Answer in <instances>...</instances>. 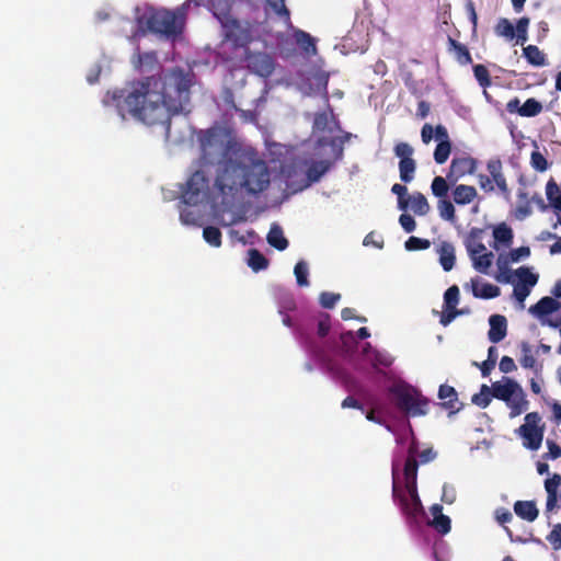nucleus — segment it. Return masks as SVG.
Listing matches in <instances>:
<instances>
[{
  "label": "nucleus",
  "mask_w": 561,
  "mask_h": 561,
  "mask_svg": "<svg viewBox=\"0 0 561 561\" xmlns=\"http://www.w3.org/2000/svg\"><path fill=\"white\" fill-rule=\"evenodd\" d=\"M192 85V75L175 67L164 76L131 81L112 98L123 118L128 115L146 125H165L169 134L171 116L190 113Z\"/></svg>",
  "instance_id": "f257e3e1"
},
{
  "label": "nucleus",
  "mask_w": 561,
  "mask_h": 561,
  "mask_svg": "<svg viewBox=\"0 0 561 561\" xmlns=\"http://www.w3.org/2000/svg\"><path fill=\"white\" fill-rule=\"evenodd\" d=\"M188 7L190 3L184 2L174 10L149 9L138 18V23L150 33L175 38L183 32Z\"/></svg>",
  "instance_id": "f03ea898"
},
{
  "label": "nucleus",
  "mask_w": 561,
  "mask_h": 561,
  "mask_svg": "<svg viewBox=\"0 0 561 561\" xmlns=\"http://www.w3.org/2000/svg\"><path fill=\"white\" fill-rule=\"evenodd\" d=\"M390 393L396 399V405L411 416H422L428 411L430 400L410 386H392Z\"/></svg>",
  "instance_id": "7ed1b4c3"
},
{
  "label": "nucleus",
  "mask_w": 561,
  "mask_h": 561,
  "mask_svg": "<svg viewBox=\"0 0 561 561\" xmlns=\"http://www.w3.org/2000/svg\"><path fill=\"white\" fill-rule=\"evenodd\" d=\"M239 185L250 194H259L270 185V171L263 160H254L250 164H240Z\"/></svg>",
  "instance_id": "20e7f679"
},
{
  "label": "nucleus",
  "mask_w": 561,
  "mask_h": 561,
  "mask_svg": "<svg viewBox=\"0 0 561 561\" xmlns=\"http://www.w3.org/2000/svg\"><path fill=\"white\" fill-rule=\"evenodd\" d=\"M199 141L202 157L209 163H213L217 157L225 158L228 154V141H226L225 134L219 128H209L202 131Z\"/></svg>",
  "instance_id": "39448f33"
},
{
  "label": "nucleus",
  "mask_w": 561,
  "mask_h": 561,
  "mask_svg": "<svg viewBox=\"0 0 561 561\" xmlns=\"http://www.w3.org/2000/svg\"><path fill=\"white\" fill-rule=\"evenodd\" d=\"M208 198H210L209 181L203 171H195L188 178L182 191V202L195 206Z\"/></svg>",
  "instance_id": "423d86ee"
},
{
  "label": "nucleus",
  "mask_w": 561,
  "mask_h": 561,
  "mask_svg": "<svg viewBox=\"0 0 561 561\" xmlns=\"http://www.w3.org/2000/svg\"><path fill=\"white\" fill-rule=\"evenodd\" d=\"M517 433L523 438L524 447L530 450H538L541 446L545 433V424H541L539 413H527L525 423L518 427Z\"/></svg>",
  "instance_id": "0eeeda50"
},
{
  "label": "nucleus",
  "mask_w": 561,
  "mask_h": 561,
  "mask_svg": "<svg viewBox=\"0 0 561 561\" xmlns=\"http://www.w3.org/2000/svg\"><path fill=\"white\" fill-rule=\"evenodd\" d=\"M392 496L394 500H398L399 505L403 514L407 516L415 517L422 511V503L417 494V489L415 492L403 490L398 482V473L397 468L393 465L392 468Z\"/></svg>",
  "instance_id": "6e6552de"
},
{
  "label": "nucleus",
  "mask_w": 561,
  "mask_h": 561,
  "mask_svg": "<svg viewBox=\"0 0 561 561\" xmlns=\"http://www.w3.org/2000/svg\"><path fill=\"white\" fill-rule=\"evenodd\" d=\"M224 28L225 38L234 49H241V53L249 49V44L254 39L252 26L249 23L231 20L224 25Z\"/></svg>",
  "instance_id": "1a4fd4ad"
},
{
  "label": "nucleus",
  "mask_w": 561,
  "mask_h": 561,
  "mask_svg": "<svg viewBox=\"0 0 561 561\" xmlns=\"http://www.w3.org/2000/svg\"><path fill=\"white\" fill-rule=\"evenodd\" d=\"M239 62H244L245 67L253 73L267 78L275 68L274 59L265 53H253L250 49L241 53Z\"/></svg>",
  "instance_id": "9d476101"
},
{
  "label": "nucleus",
  "mask_w": 561,
  "mask_h": 561,
  "mask_svg": "<svg viewBox=\"0 0 561 561\" xmlns=\"http://www.w3.org/2000/svg\"><path fill=\"white\" fill-rule=\"evenodd\" d=\"M399 161L400 179L403 183H410L414 179L416 161L412 158L414 149L408 142H398L393 148Z\"/></svg>",
  "instance_id": "9b49d317"
},
{
  "label": "nucleus",
  "mask_w": 561,
  "mask_h": 561,
  "mask_svg": "<svg viewBox=\"0 0 561 561\" xmlns=\"http://www.w3.org/2000/svg\"><path fill=\"white\" fill-rule=\"evenodd\" d=\"M236 176H240V164L227 163L217 174L215 180V188L218 195L228 196L233 193L239 182Z\"/></svg>",
  "instance_id": "f8f14e48"
},
{
  "label": "nucleus",
  "mask_w": 561,
  "mask_h": 561,
  "mask_svg": "<svg viewBox=\"0 0 561 561\" xmlns=\"http://www.w3.org/2000/svg\"><path fill=\"white\" fill-rule=\"evenodd\" d=\"M477 167L476 158L469 154L455 156L450 162L447 179L450 183H456L466 175L474 174Z\"/></svg>",
  "instance_id": "ddd939ff"
},
{
  "label": "nucleus",
  "mask_w": 561,
  "mask_h": 561,
  "mask_svg": "<svg viewBox=\"0 0 561 561\" xmlns=\"http://www.w3.org/2000/svg\"><path fill=\"white\" fill-rule=\"evenodd\" d=\"M459 288L457 285L450 286L444 294V308L445 310L440 314L439 323L444 327L450 324L460 312L457 311V305L459 302Z\"/></svg>",
  "instance_id": "4468645a"
},
{
  "label": "nucleus",
  "mask_w": 561,
  "mask_h": 561,
  "mask_svg": "<svg viewBox=\"0 0 561 561\" xmlns=\"http://www.w3.org/2000/svg\"><path fill=\"white\" fill-rule=\"evenodd\" d=\"M520 386L518 382L511 378H503L502 382H493L491 386V391L493 398L504 401L505 403H510L511 399L520 391Z\"/></svg>",
  "instance_id": "2eb2a0df"
},
{
  "label": "nucleus",
  "mask_w": 561,
  "mask_h": 561,
  "mask_svg": "<svg viewBox=\"0 0 561 561\" xmlns=\"http://www.w3.org/2000/svg\"><path fill=\"white\" fill-rule=\"evenodd\" d=\"M417 469L419 463L414 456V448L411 446L409 448V456L405 460L403 468V477H404V490L415 492L417 489L416 480H417Z\"/></svg>",
  "instance_id": "dca6fc26"
},
{
  "label": "nucleus",
  "mask_w": 561,
  "mask_h": 561,
  "mask_svg": "<svg viewBox=\"0 0 561 561\" xmlns=\"http://www.w3.org/2000/svg\"><path fill=\"white\" fill-rule=\"evenodd\" d=\"M295 334L302 345V347L314 358L321 359L323 357L322 347L314 341L313 336L307 331L304 325L295 328Z\"/></svg>",
  "instance_id": "f3484780"
},
{
  "label": "nucleus",
  "mask_w": 561,
  "mask_h": 561,
  "mask_svg": "<svg viewBox=\"0 0 561 561\" xmlns=\"http://www.w3.org/2000/svg\"><path fill=\"white\" fill-rule=\"evenodd\" d=\"M131 62L134 68L139 72L152 71L160 68L156 51L141 53L137 49L131 58Z\"/></svg>",
  "instance_id": "a211bd4d"
},
{
  "label": "nucleus",
  "mask_w": 561,
  "mask_h": 561,
  "mask_svg": "<svg viewBox=\"0 0 561 561\" xmlns=\"http://www.w3.org/2000/svg\"><path fill=\"white\" fill-rule=\"evenodd\" d=\"M332 167V162L329 160H320L313 161L307 168L306 176L307 181L299 188L294 190V192L301 191L308 187L310 184L318 182Z\"/></svg>",
  "instance_id": "6ab92c4d"
},
{
  "label": "nucleus",
  "mask_w": 561,
  "mask_h": 561,
  "mask_svg": "<svg viewBox=\"0 0 561 561\" xmlns=\"http://www.w3.org/2000/svg\"><path fill=\"white\" fill-rule=\"evenodd\" d=\"M486 169L490 173V178L492 180V183L494 182L499 191L504 194L508 195L510 190L506 183V179L502 172V162L500 159H491L486 163Z\"/></svg>",
  "instance_id": "aec40b11"
},
{
  "label": "nucleus",
  "mask_w": 561,
  "mask_h": 561,
  "mask_svg": "<svg viewBox=\"0 0 561 561\" xmlns=\"http://www.w3.org/2000/svg\"><path fill=\"white\" fill-rule=\"evenodd\" d=\"M490 330H489V340L492 343L501 342L507 333V321L506 318L502 314H493L489 319Z\"/></svg>",
  "instance_id": "412c9836"
},
{
  "label": "nucleus",
  "mask_w": 561,
  "mask_h": 561,
  "mask_svg": "<svg viewBox=\"0 0 561 561\" xmlns=\"http://www.w3.org/2000/svg\"><path fill=\"white\" fill-rule=\"evenodd\" d=\"M471 291L473 297L480 299H493L501 295V289L490 283H481L478 278L471 279Z\"/></svg>",
  "instance_id": "4be33fe9"
},
{
  "label": "nucleus",
  "mask_w": 561,
  "mask_h": 561,
  "mask_svg": "<svg viewBox=\"0 0 561 561\" xmlns=\"http://www.w3.org/2000/svg\"><path fill=\"white\" fill-rule=\"evenodd\" d=\"M561 307V302L552 297H542L539 299L537 304L529 308V312L537 316L538 318H543L554 311H557Z\"/></svg>",
  "instance_id": "5701e85b"
},
{
  "label": "nucleus",
  "mask_w": 561,
  "mask_h": 561,
  "mask_svg": "<svg viewBox=\"0 0 561 561\" xmlns=\"http://www.w3.org/2000/svg\"><path fill=\"white\" fill-rule=\"evenodd\" d=\"M438 398L443 400L442 407L446 410H449L450 413H456L459 411L458 404V393L454 387L448 385H442L438 390Z\"/></svg>",
  "instance_id": "b1692460"
},
{
  "label": "nucleus",
  "mask_w": 561,
  "mask_h": 561,
  "mask_svg": "<svg viewBox=\"0 0 561 561\" xmlns=\"http://www.w3.org/2000/svg\"><path fill=\"white\" fill-rule=\"evenodd\" d=\"M439 264L445 272L454 268L456 262L455 247L448 241H443L438 249Z\"/></svg>",
  "instance_id": "393cba45"
},
{
  "label": "nucleus",
  "mask_w": 561,
  "mask_h": 561,
  "mask_svg": "<svg viewBox=\"0 0 561 561\" xmlns=\"http://www.w3.org/2000/svg\"><path fill=\"white\" fill-rule=\"evenodd\" d=\"M442 511H443V507L439 504H434L431 507V512L434 516L431 525L434 527V529L437 533H439L442 535H446L451 529V522H450V518L447 515H444Z\"/></svg>",
  "instance_id": "a878e982"
},
{
  "label": "nucleus",
  "mask_w": 561,
  "mask_h": 561,
  "mask_svg": "<svg viewBox=\"0 0 561 561\" xmlns=\"http://www.w3.org/2000/svg\"><path fill=\"white\" fill-rule=\"evenodd\" d=\"M561 485V476L559 473L552 474L551 478L545 481V489L547 492V511H552L558 503V489Z\"/></svg>",
  "instance_id": "bb28decb"
},
{
  "label": "nucleus",
  "mask_w": 561,
  "mask_h": 561,
  "mask_svg": "<svg viewBox=\"0 0 561 561\" xmlns=\"http://www.w3.org/2000/svg\"><path fill=\"white\" fill-rule=\"evenodd\" d=\"M515 514L524 520L534 522L539 514V511L534 501H517L514 504Z\"/></svg>",
  "instance_id": "cd10ccee"
},
{
  "label": "nucleus",
  "mask_w": 561,
  "mask_h": 561,
  "mask_svg": "<svg viewBox=\"0 0 561 561\" xmlns=\"http://www.w3.org/2000/svg\"><path fill=\"white\" fill-rule=\"evenodd\" d=\"M266 240L271 247L278 251H284L288 247V240L285 238L283 229L278 224L271 226Z\"/></svg>",
  "instance_id": "c85d7f7f"
},
{
  "label": "nucleus",
  "mask_w": 561,
  "mask_h": 561,
  "mask_svg": "<svg viewBox=\"0 0 561 561\" xmlns=\"http://www.w3.org/2000/svg\"><path fill=\"white\" fill-rule=\"evenodd\" d=\"M453 197L456 204L467 205L477 197V190L471 185L459 184L454 188Z\"/></svg>",
  "instance_id": "c756f323"
},
{
  "label": "nucleus",
  "mask_w": 561,
  "mask_h": 561,
  "mask_svg": "<svg viewBox=\"0 0 561 561\" xmlns=\"http://www.w3.org/2000/svg\"><path fill=\"white\" fill-rule=\"evenodd\" d=\"M546 195L547 199L549 201V205L554 210L561 211L560 187L552 178L546 184ZM558 224L561 225V216L558 217Z\"/></svg>",
  "instance_id": "7c9ffc66"
},
{
  "label": "nucleus",
  "mask_w": 561,
  "mask_h": 561,
  "mask_svg": "<svg viewBox=\"0 0 561 561\" xmlns=\"http://www.w3.org/2000/svg\"><path fill=\"white\" fill-rule=\"evenodd\" d=\"M297 45L308 55L317 54V45L314 38L302 30H296L294 33Z\"/></svg>",
  "instance_id": "2f4dec72"
},
{
  "label": "nucleus",
  "mask_w": 561,
  "mask_h": 561,
  "mask_svg": "<svg viewBox=\"0 0 561 561\" xmlns=\"http://www.w3.org/2000/svg\"><path fill=\"white\" fill-rule=\"evenodd\" d=\"M449 48L454 50L455 58L460 65H468L472 62L469 49L466 45L459 43L453 37L448 36Z\"/></svg>",
  "instance_id": "473e14b6"
},
{
  "label": "nucleus",
  "mask_w": 561,
  "mask_h": 561,
  "mask_svg": "<svg viewBox=\"0 0 561 561\" xmlns=\"http://www.w3.org/2000/svg\"><path fill=\"white\" fill-rule=\"evenodd\" d=\"M508 408L511 409L510 416L515 417L519 414H522L524 411L528 408V401L526 399V396L520 388V391H518L510 401V403H506Z\"/></svg>",
  "instance_id": "72a5a7b5"
},
{
  "label": "nucleus",
  "mask_w": 561,
  "mask_h": 561,
  "mask_svg": "<svg viewBox=\"0 0 561 561\" xmlns=\"http://www.w3.org/2000/svg\"><path fill=\"white\" fill-rule=\"evenodd\" d=\"M410 208L419 216H425L431 209L426 197L420 192L410 196Z\"/></svg>",
  "instance_id": "f704fd0d"
},
{
  "label": "nucleus",
  "mask_w": 561,
  "mask_h": 561,
  "mask_svg": "<svg viewBox=\"0 0 561 561\" xmlns=\"http://www.w3.org/2000/svg\"><path fill=\"white\" fill-rule=\"evenodd\" d=\"M523 54L527 61L535 67H541L546 64L545 54L536 45L524 47Z\"/></svg>",
  "instance_id": "c9c22d12"
},
{
  "label": "nucleus",
  "mask_w": 561,
  "mask_h": 561,
  "mask_svg": "<svg viewBox=\"0 0 561 561\" xmlns=\"http://www.w3.org/2000/svg\"><path fill=\"white\" fill-rule=\"evenodd\" d=\"M514 274L518 278L515 285H524L528 288H533L538 282V275L533 273L527 266L518 267Z\"/></svg>",
  "instance_id": "e433bc0d"
},
{
  "label": "nucleus",
  "mask_w": 561,
  "mask_h": 561,
  "mask_svg": "<svg viewBox=\"0 0 561 561\" xmlns=\"http://www.w3.org/2000/svg\"><path fill=\"white\" fill-rule=\"evenodd\" d=\"M519 348L522 352V357L519 358L522 367L537 370V362L533 355L531 345L528 342L523 341L519 344Z\"/></svg>",
  "instance_id": "4c0bfd02"
},
{
  "label": "nucleus",
  "mask_w": 561,
  "mask_h": 561,
  "mask_svg": "<svg viewBox=\"0 0 561 561\" xmlns=\"http://www.w3.org/2000/svg\"><path fill=\"white\" fill-rule=\"evenodd\" d=\"M248 265L254 271L259 272L268 266V260L256 249H250Z\"/></svg>",
  "instance_id": "58836bf2"
},
{
  "label": "nucleus",
  "mask_w": 561,
  "mask_h": 561,
  "mask_svg": "<svg viewBox=\"0 0 561 561\" xmlns=\"http://www.w3.org/2000/svg\"><path fill=\"white\" fill-rule=\"evenodd\" d=\"M542 104L534 98L527 99L518 110V114L524 117H534L540 114Z\"/></svg>",
  "instance_id": "ea45409f"
},
{
  "label": "nucleus",
  "mask_w": 561,
  "mask_h": 561,
  "mask_svg": "<svg viewBox=\"0 0 561 561\" xmlns=\"http://www.w3.org/2000/svg\"><path fill=\"white\" fill-rule=\"evenodd\" d=\"M493 237L496 242L510 245L514 236L513 230L505 222H502L493 229Z\"/></svg>",
  "instance_id": "a19ab883"
},
{
  "label": "nucleus",
  "mask_w": 561,
  "mask_h": 561,
  "mask_svg": "<svg viewBox=\"0 0 561 561\" xmlns=\"http://www.w3.org/2000/svg\"><path fill=\"white\" fill-rule=\"evenodd\" d=\"M437 209L439 213V216L447 221L455 222L456 221V210L453 205V203L447 199L443 198L439 199L437 203Z\"/></svg>",
  "instance_id": "79ce46f5"
},
{
  "label": "nucleus",
  "mask_w": 561,
  "mask_h": 561,
  "mask_svg": "<svg viewBox=\"0 0 561 561\" xmlns=\"http://www.w3.org/2000/svg\"><path fill=\"white\" fill-rule=\"evenodd\" d=\"M494 257V254L492 252H484L480 255H473L472 263L473 267L483 274L488 273V270L492 265V260Z\"/></svg>",
  "instance_id": "37998d69"
},
{
  "label": "nucleus",
  "mask_w": 561,
  "mask_h": 561,
  "mask_svg": "<svg viewBox=\"0 0 561 561\" xmlns=\"http://www.w3.org/2000/svg\"><path fill=\"white\" fill-rule=\"evenodd\" d=\"M448 179L443 176H435L431 184V190L434 196L438 197L439 199L446 198L449 186L447 183Z\"/></svg>",
  "instance_id": "c03bdc74"
},
{
  "label": "nucleus",
  "mask_w": 561,
  "mask_h": 561,
  "mask_svg": "<svg viewBox=\"0 0 561 561\" xmlns=\"http://www.w3.org/2000/svg\"><path fill=\"white\" fill-rule=\"evenodd\" d=\"M492 391L491 387L486 385H482L480 392L472 396L471 401L473 404L478 405L479 408L485 409L492 400Z\"/></svg>",
  "instance_id": "a18cd8bd"
},
{
  "label": "nucleus",
  "mask_w": 561,
  "mask_h": 561,
  "mask_svg": "<svg viewBox=\"0 0 561 561\" xmlns=\"http://www.w3.org/2000/svg\"><path fill=\"white\" fill-rule=\"evenodd\" d=\"M203 238L211 247L219 248L221 245V231L217 227H205L203 230Z\"/></svg>",
  "instance_id": "49530a36"
},
{
  "label": "nucleus",
  "mask_w": 561,
  "mask_h": 561,
  "mask_svg": "<svg viewBox=\"0 0 561 561\" xmlns=\"http://www.w3.org/2000/svg\"><path fill=\"white\" fill-rule=\"evenodd\" d=\"M451 152L450 141H439L434 150V160L437 164L445 163Z\"/></svg>",
  "instance_id": "de8ad7c7"
},
{
  "label": "nucleus",
  "mask_w": 561,
  "mask_h": 561,
  "mask_svg": "<svg viewBox=\"0 0 561 561\" xmlns=\"http://www.w3.org/2000/svg\"><path fill=\"white\" fill-rule=\"evenodd\" d=\"M273 12L283 19L286 23H290V12L285 4V0H266Z\"/></svg>",
  "instance_id": "09e8293b"
},
{
  "label": "nucleus",
  "mask_w": 561,
  "mask_h": 561,
  "mask_svg": "<svg viewBox=\"0 0 561 561\" xmlns=\"http://www.w3.org/2000/svg\"><path fill=\"white\" fill-rule=\"evenodd\" d=\"M294 274L296 276V280L298 286L305 287L309 285L308 280V265L305 261H299L296 263L294 268Z\"/></svg>",
  "instance_id": "8fccbe9b"
},
{
  "label": "nucleus",
  "mask_w": 561,
  "mask_h": 561,
  "mask_svg": "<svg viewBox=\"0 0 561 561\" xmlns=\"http://www.w3.org/2000/svg\"><path fill=\"white\" fill-rule=\"evenodd\" d=\"M495 32L497 35L504 36L508 39H513L515 37V27L507 19H501L497 22Z\"/></svg>",
  "instance_id": "3c124183"
},
{
  "label": "nucleus",
  "mask_w": 561,
  "mask_h": 561,
  "mask_svg": "<svg viewBox=\"0 0 561 561\" xmlns=\"http://www.w3.org/2000/svg\"><path fill=\"white\" fill-rule=\"evenodd\" d=\"M529 22L530 20L527 16H523L517 21L515 36L517 37V43L520 45H524L528 39L527 30Z\"/></svg>",
  "instance_id": "603ef678"
},
{
  "label": "nucleus",
  "mask_w": 561,
  "mask_h": 561,
  "mask_svg": "<svg viewBox=\"0 0 561 561\" xmlns=\"http://www.w3.org/2000/svg\"><path fill=\"white\" fill-rule=\"evenodd\" d=\"M353 135L351 133L345 131L342 136L332 138L329 142V145L332 148H336L335 150V158L336 160H341L343 158V145L351 140Z\"/></svg>",
  "instance_id": "864d4df0"
},
{
  "label": "nucleus",
  "mask_w": 561,
  "mask_h": 561,
  "mask_svg": "<svg viewBox=\"0 0 561 561\" xmlns=\"http://www.w3.org/2000/svg\"><path fill=\"white\" fill-rule=\"evenodd\" d=\"M473 73H474L477 81L479 82V84L482 88H488L491 85V77H490L489 70L485 66H483L481 64L476 65L473 67Z\"/></svg>",
  "instance_id": "5fc2aeb1"
},
{
  "label": "nucleus",
  "mask_w": 561,
  "mask_h": 561,
  "mask_svg": "<svg viewBox=\"0 0 561 561\" xmlns=\"http://www.w3.org/2000/svg\"><path fill=\"white\" fill-rule=\"evenodd\" d=\"M530 165L538 172H545L549 168V163L545 156L538 151L534 150L530 154Z\"/></svg>",
  "instance_id": "6e6d98bb"
},
{
  "label": "nucleus",
  "mask_w": 561,
  "mask_h": 561,
  "mask_svg": "<svg viewBox=\"0 0 561 561\" xmlns=\"http://www.w3.org/2000/svg\"><path fill=\"white\" fill-rule=\"evenodd\" d=\"M331 330V318L328 313H320L318 316L317 335L320 339L325 337Z\"/></svg>",
  "instance_id": "4d7b16f0"
},
{
  "label": "nucleus",
  "mask_w": 561,
  "mask_h": 561,
  "mask_svg": "<svg viewBox=\"0 0 561 561\" xmlns=\"http://www.w3.org/2000/svg\"><path fill=\"white\" fill-rule=\"evenodd\" d=\"M340 299H341L340 294L330 293V291H322L319 296V302H320L321 307H323L325 309L334 308Z\"/></svg>",
  "instance_id": "13d9d810"
},
{
  "label": "nucleus",
  "mask_w": 561,
  "mask_h": 561,
  "mask_svg": "<svg viewBox=\"0 0 561 561\" xmlns=\"http://www.w3.org/2000/svg\"><path fill=\"white\" fill-rule=\"evenodd\" d=\"M431 247V242L427 239L419 237H410L405 241V249L409 251L426 250Z\"/></svg>",
  "instance_id": "bf43d9fd"
},
{
  "label": "nucleus",
  "mask_w": 561,
  "mask_h": 561,
  "mask_svg": "<svg viewBox=\"0 0 561 561\" xmlns=\"http://www.w3.org/2000/svg\"><path fill=\"white\" fill-rule=\"evenodd\" d=\"M548 542L552 546L554 550L561 549V524H556L552 530L547 536Z\"/></svg>",
  "instance_id": "052dcab7"
},
{
  "label": "nucleus",
  "mask_w": 561,
  "mask_h": 561,
  "mask_svg": "<svg viewBox=\"0 0 561 561\" xmlns=\"http://www.w3.org/2000/svg\"><path fill=\"white\" fill-rule=\"evenodd\" d=\"M373 353H374V358H373L374 367H377V366L390 367L392 365L393 358L389 354L381 353L376 350H374Z\"/></svg>",
  "instance_id": "680f3d73"
},
{
  "label": "nucleus",
  "mask_w": 561,
  "mask_h": 561,
  "mask_svg": "<svg viewBox=\"0 0 561 561\" xmlns=\"http://www.w3.org/2000/svg\"><path fill=\"white\" fill-rule=\"evenodd\" d=\"M546 444L548 453L542 456L545 459H558L561 457V447L554 440L547 439Z\"/></svg>",
  "instance_id": "e2e57ef3"
},
{
  "label": "nucleus",
  "mask_w": 561,
  "mask_h": 561,
  "mask_svg": "<svg viewBox=\"0 0 561 561\" xmlns=\"http://www.w3.org/2000/svg\"><path fill=\"white\" fill-rule=\"evenodd\" d=\"M399 222L405 232H412L415 230L416 224L414 218L409 214H401Z\"/></svg>",
  "instance_id": "0e129e2a"
},
{
  "label": "nucleus",
  "mask_w": 561,
  "mask_h": 561,
  "mask_svg": "<svg viewBox=\"0 0 561 561\" xmlns=\"http://www.w3.org/2000/svg\"><path fill=\"white\" fill-rule=\"evenodd\" d=\"M530 255V249L528 247H519L511 250L510 260L512 262H518L522 259L528 257Z\"/></svg>",
  "instance_id": "69168bd1"
},
{
  "label": "nucleus",
  "mask_w": 561,
  "mask_h": 561,
  "mask_svg": "<svg viewBox=\"0 0 561 561\" xmlns=\"http://www.w3.org/2000/svg\"><path fill=\"white\" fill-rule=\"evenodd\" d=\"M499 368L504 374H508L517 369L514 359L510 356H503L501 358Z\"/></svg>",
  "instance_id": "338daca9"
},
{
  "label": "nucleus",
  "mask_w": 561,
  "mask_h": 561,
  "mask_svg": "<svg viewBox=\"0 0 561 561\" xmlns=\"http://www.w3.org/2000/svg\"><path fill=\"white\" fill-rule=\"evenodd\" d=\"M197 215L195 211L184 208L180 213V219L184 225H196Z\"/></svg>",
  "instance_id": "774afa93"
}]
</instances>
